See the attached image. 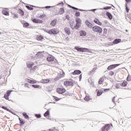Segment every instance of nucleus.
<instances>
[{
    "label": "nucleus",
    "mask_w": 131,
    "mask_h": 131,
    "mask_svg": "<svg viewBox=\"0 0 131 131\" xmlns=\"http://www.w3.org/2000/svg\"><path fill=\"white\" fill-rule=\"evenodd\" d=\"M109 129H110V124L105 125L102 128V131H108V130H109Z\"/></svg>",
    "instance_id": "obj_11"
},
{
    "label": "nucleus",
    "mask_w": 131,
    "mask_h": 131,
    "mask_svg": "<svg viewBox=\"0 0 131 131\" xmlns=\"http://www.w3.org/2000/svg\"><path fill=\"white\" fill-rule=\"evenodd\" d=\"M82 78V75L81 74L79 77V81H80V80H81V78Z\"/></svg>",
    "instance_id": "obj_57"
},
{
    "label": "nucleus",
    "mask_w": 131,
    "mask_h": 131,
    "mask_svg": "<svg viewBox=\"0 0 131 131\" xmlns=\"http://www.w3.org/2000/svg\"><path fill=\"white\" fill-rule=\"evenodd\" d=\"M12 92H13V91H8L6 94L9 96L10 95H11V93H12Z\"/></svg>",
    "instance_id": "obj_47"
},
{
    "label": "nucleus",
    "mask_w": 131,
    "mask_h": 131,
    "mask_svg": "<svg viewBox=\"0 0 131 131\" xmlns=\"http://www.w3.org/2000/svg\"><path fill=\"white\" fill-rule=\"evenodd\" d=\"M13 18H14V19H16V18H18V15L13 14Z\"/></svg>",
    "instance_id": "obj_42"
},
{
    "label": "nucleus",
    "mask_w": 131,
    "mask_h": 131,
    "mask_svg": "<svg viewBox=\"0 0 131 131\" xmlns=\"http://www.w3.org/2000/svg\"><path fill=\"white\" fill-rule=\"evenodd\" d=\"M54 60H55V58L53 56L50 55L47 57V61H48V62H53Z\"/></svg>",
    "instance_id": "obj_12"
},
{
    "label": "nucleus",
    "mask_w": 131,
    "mask_h": 131,
    "mask_svg": "<svg viewBox=\"0 0 131 131\" xmlns=\"http://www.w3.org/2000/svg\"><path fill=\"white\" fill-rule=\"evenodd\" d=\"M75 16L76 17H79V16H80V12H76V13H75Z\"/></svg>",
    "instance_id": "obj_38"
},
{
    "label": "nucleus",
    "mask_w": 131,
    "mask_h": 131,
    "mask_svg": "<svg viewBox=\"0 0 131 131\" xmlns=\"http://www.w3.org/2000/svg\"><path fill=\"white\" fill-rule=\"evenodd\" d=\"M80 73H81V71L79 70H76L74 72H72V74H73V75H77L78 74H80Z\"/></svg>",
    "instance_id": "obj_15"
},
{
    "label": "nucleus",
    "mask_w": 131,
    "mask_h": 131,
    "mask_svg": "<svg viewBox=\"0 0 131 131\" xmlns=\"http://www.w3.org/2000/svg\"><path fill=\"white\" fill-rule=\"evenodd\" d=\"M104 82V78H101L100 79L99 81V84H102Z\"/></svg>",
    "instance_id": "obj_32"
},
{
    "label": "nucleus",
    "mask_w": 131,
    "mask_h": 131,
    "mask_svg": "<svg viewBox=\"0 0 131 131\" xmlns=\"http://www.w3.org/2000/svg\"><path fill=\"white\" fill-rule=\"evenodd\" d=\"M120 87V85H119V83H117L115 85V88H116V89H119Z\"/></svg>",
    "instance_id": "obj_40"
},
{
    "label": "nucleus",
    "mask_w": 131,
    "mask_h": 131,
    "mask_svg": "<svg viewBox=\"0 0 131 131\" xmlns=\"http://www.w3.org/2000/svg\"><path fill=\"white\" fill-rule=\"evenodd\" d=\"M20 123L21 124H24V123H25V121L21 120V121H20Z\"/></svg>",
    "instance_id": "obj_56"
},
{
    "label": "nucleus",
    "mask_w": 131,
    "mask_h": 131,
    "mask_svg": "<svg viewBox=\"0 0 131 131\" xmlns=\"http://www.w3.org/2000/svg\"><path fill=\"white\" fill-rule=\"evenodd\" d=\"M26 8L28 9V10H30V11L33 10V8L28 6H26Z\"/></svg>",
    "instance_id": "obj_44"
},
{
    "label": "nucleus",
    "mask_w": 131,
    "mask_h": 131,
    "mask_svg": "<svg viewBox=\"0 0 131 131\" xmlns=\"http://www.w3.org/2000/svg\"><path fill=\"white\" fill-rule=\"evenodd\" d=\"M44 31L45 32H47V33H49V34H58L59 30L57 28H53L49 30H44Z\"/></svg>",
    "instance_id": "obj_1"
},
{
    "label": "nucleus",
    "mask_w": 131,
    "mask_h": 131,
    "mask_svg": "<svg viewBox=\"0 0 131 131\" xmlns=\"http://www.w3.org/2000/svg\"><path fill=\"white\" fill-rule=\"evenodd\" d=\"M94 22H95L96 24H98V25H102V23L99 22V20H98L97 19H94Z\"/></svg>",
    "instance_id": "obj_31"
},
{
    "label": "nucleus",
    "mask_w": 131,
    "mask_h": 131,
    "mask_svg": "<svg viewBox=\"0 0 131 131\" xmlns=\"http://www.w3.org/2000/svg\"><path fill=\"white\" fill-rule=\"evenodd\" d=\"M110 89H104V92H107V91H110Z\"/></svg>",
    "instance_id": "obj_64"
},
{
    "label": "nucleus",
    "mask_w": 131,
    "mask_h": 131,
    "mask_svg": "<svg viewBox=\"0 0 131 131\" xmlns=\"http://www.w3.org/2000/svg\"><path fill=\"white\" fill-rule=\"evenodd\" d=\"M54 99L56 102H57V101H59V100H61V98L58 99V97H54Z\"/></svg>",
    "instance_id": "obj_51"
},
{
    "label": "nucleus",
    "mask_w": 131,
    "mask_h": 131,
    "mask_svg": "<svg viewBox=\"0 0 131 131\" xmlns=\"http://www.w3.org/2000/svg\"><path fill=\"white\" fill-rule=\"evenodd\" d=\"M50 115V111L48 110L45 114L44 116L45 117H47V116H49Z\"/></svg>",
    "instance_id": "obj_30"
},
{
    "label": "nucleus",
    "mask_w": 131,
    "mask_h": 131,
    "mask_svg": "<svg viewBox=\"0 0 131 131\" xmlns=\"http://www.w3.org/2000/svg\"><path fill=\"white\" fill-rule=\"evenodd\" d=\"M64 31L65 32L69 35L70 34V30L68 28H64Z\"/></svg>",
    "instance_id": "obj_25"
},
{
    "label": "nucleus",
    "mask_w": 131,
    "mask_h": 131,
    "mask_svg": "<svg viewBox=\"0 0 131 131\" xmlns=\"http://www.w3.org/2000/svg\"><path fill=\"white\" fill-rule=\"evenodd\" d=\"M2 108L4 109L5 110H6L7 111H8V108L5 107V106H2Z\"/></svg>",
    "instance_id": "obj_59"
},
{
    "label": "nucleus",
    "mask_w": 131,
    "mask_h": 131,
    "mask_svg": "<svg viewBox=\"0 0 131 131\" xmlns=\"http://www.w3.org/2000/svg\"><path fill=\"white\" fill-rule=\"evenodd\" d=\"M62 74H61L60 77H64V75H65V73H63L62 71Z\"/></svg>",
    "instance_id": "obj_53"
},
{
    "label": "nucleus",
    "mask_w": 131,
    "mask_h": 131,
    "mask_svg": "<svg viewBox=\"0 0 131 131\" xmlns=\"http://www.w3.org/2000/svg\"><path fill=\"white\" fill-rule=\"evenodd\" d=\"M68 7H69V8H71V9H73V10H76L78 11H84L85 10H82V9H79L78 8H77L76 7H74L73 6H71V5H68Z\"/></svg>",
    "instance_id": "obj_16"
},
{
    "label": "nucleus",
    "mask_w": 131,
    "mask_h": 131,
    "mask_svg": "<svg viewBox=\"0 0 131 131\" xmlns=\"http://www.w3.org/2000/svg\"><path fill=\"white\" fill-rule=\"evenodd\" d=\"M131 80V76L128 75L127 77V81H130Z\"/></svg>",
    "instance_id": "obj_35"
},
{
    "label": "nucleus",
    "mask_w": 131,
    "mask_h": 131,
    "mask_svg": "<svg viewBox=\"0 0 131 131\" xmlns=\"http://www.w3.org/2000/svg\"><path fill=\"white\" fill-rule=\"evenodd\" d=\"M128 11H129V9L127 8V4H126V12L128 13Z\"/></svg>",
    "instance_id": "obj_49"
},
{
    "label": "nucleus",
    "mask_w": 131,
    "mask_h": 131,
    "mask_svg": "<svg viewBox=\"0 0 131 131\" xmlns=\"http://www.w3.org/2000/svg\"><path fill=\"white\" fill-rule=\"evenodd\" d=\"M42 57H43V52H39L36 54L35 58H36L35 59H37V58H40Z\"/></svg>",
    "instance_id": "obj_8"
},
{
    "label": "nucleus",
    "mask_w": 131,
    "mask_h": 131,
    "mask_svg": "<svg viewBox=\"0 0 131 131\" xmlns=\"http://www.w3.org/2000/svg\"><path fill=\"white\" fill-rule=\"evenodd\" d=\"M57 22H58V20H57V19H54V20H52V21L51 22L50 25H51V26H53V27H54L56 26V25L57 24Z\"/></svg>",
    "instance_id": "obj_13"
},
{
    "label": "nucleus",
    "mask_w": 131,
    "mask_h": 131,
    "mask_svg": "<svg viewBox=\"0 0 131 131\" xmlns=\"http://www.w3.org/2000/svg\"><path fill=\"white\" fill-rule=\"evenodd\" d=\"M121 41V39H116L114 40L113 42V43H114V45H117V43H119V42H120Z\"/></svg>",
    "instance_id": "obj_20"
},
{
    "label": "nucleus",
    "mask_w": 131,
    "mask_h": 131,
    "mask_svg": "<svg viewBox=\"0 0 131 131\" xmlns=\"http://www.w3.org/2000/svg\"><path fill=\"white\" fill-rule=\"evenodd\" d=\"M121 86H126L127 85V82L126 81H124L121 84Z\"/></svg>",
    "instance_id": "obj_27"
},
{
    "label": "nucleus",
    "mask_w": 131,
    "mask_h": 131,
    "mask_svg": "<svg viewBox=\"0 0 131 131\" xmlns=\"http://www.w3.org/2000/svg\"><path fill=\"white\" fill-rule=\"evenodd\" d=\"M21 23L23 25V27H25H25H28V26H29V24L28 23H27L25 21H22Z\"/></svg>",
    "instance_id": "obj_18"
},
{
    "label": "nucleus",
    "mask_w": 131,
    "mask_h": 131,
    "mask_svg": "<svg viewBox=\"0 0 131 131\" xmlns=\"http://www.w3.org/2000/svg\"><path fill=\"white\" fill-rule=\"evenodd\" d=\"M64 9L63 8H60L58 11V14L59 15H62V14H64Z\"/></svg>",
    "instance_id": "obj_22"
},
{
    "label": "nucleus",
    "mask_w": 131,
    "mask_h": 131,
    "mask_svg": "<svg viewBox=\"0 0 131 131\" xmlns=\"http://www.w3.org/2000/svg\"><path fill=\"white\" fill-rule=\"evenodd\" d=\"M32 21L34 23H42V20L36 18H34Z\"/></svg>",
    "instance_id": "obj_14"
},
{
    "label": "nucleus",
    "mask_w": 131,
    "mask_h": 131,
    "mask_svg": "<svg viewBox=\"0 0 131 131\" xmlns=\"http://www.w3.org/2000/svg\"><path fill=\"white\" fill-rule=\"evenodd\" d=\"M89 11H92V12H95V11H97V9L89 10Z\"/></svg>",
    "instance_id": "obj_62"
},
{
    "label": "nucleus",
    "mask_w": 131,
    "mask_h": 131,
    "mask_svg": "<svg viewBox=\"0 0 131 131\" xmlns=\"http://www.w3.org/2000/svg\"><path fill=\"white\" fill-rule=\"evenodd\" d=\"M85 51H86V52H88V53H92L91 50L88 48H85Z\"/></svg>",
    "instance_id": "obj_46"
},
{
    "label": "nucleus",
    "mask_w": 131,
    "mask_h": 131,
    "mask_svg": "<svg viewBox=\"0 0 131 131\" xmlns=\"http://www.w3.org/2000/svg\"><path fill=\"white\" fill-rule=\"evenodd\" d=\"M120 64H112L107 67V70H111L112 69H114L117 66H119Z\"/></svg>",
    "instance_id": "obj_10"
},
{
    "label": "nucleus",
    "mask_w": 131,
    "mask_h": 131,
    "mask_svg": "<svg viewBox=\"0 0 131 131\" xmlns=\"http://www.w3.org/2000/svg\"><path fill=\"white\" fill-rule=\"evenodd\" d=\"M7 111H8L9 112H10V113H12V114H14V113L12 112V111H11L10 110H9V108L7 110Z\"/></svg>",
    "instance_id": "obj_60"
},
{
    "label": "nucleus",
    "mask_w": 131,
    "mask_h": 131,
    "mask_svg": "<svg viewBox=\"0 0 131 131\" xmlns=\"http://www.w3.org/2000/svg\"><path fill=\"white\" fill-rule=\"evenodd\" d=\"M23 115L24 116L25 118H26V119H28L29 118V116H28L26 113H23Z\"/></svg>",
    "instance_id": "obj_29"
},
{
    "label": "nucleus",
    "mask_w": 131,
    "mask_h": 131,
    "mask_svg": "<svg viewBox=\"0 0 131 131\" xmlns=\"http://www.w3.org/2000/svg\"><path fill=\"white\" fill-rule=\"evenodd\" d=\"M35 116L37 118H40V117H41V116L40 115V114H35Z\"/></svg>",
    "instance_id": "obj_45"
},
{
    "label": "nucleus",
    "mask_w": 131,
    "mask_h": 131,
    "mask_svg": "<svg viewBox=\"0 0 131 131\" xmlns=\"http://www.w3.org/2000/svg\"><path fill=\"white\" fill-rule=\"evenodd\" d=\"M49 130H50V131H55V130H57V128H54V129H50Z\"/></svg>",
    "instance_id": "obj_58"
},
{
    "label": "nucleus",
    "mask_w": 131,
    "mask_h": 131,
    "mask_svg": "<svg viewBox=\"0 0 131 131\" xmlns=\"http://www.w3.org/2000/svg\"><path fill=\"white\" fill-rule=\"evenodd\" d=\"M37 66H34V67H33V68H32V70H36V69H37Z\"/></svg>",
    "instance_id": "obj_55"
},
{
    "label": "nucleus",
    "mask_w": 131,
    "mask_h": 131,
    "mask_svg": "<svg viewBox=\"0 0 131 131\" xmlns=\"http://www.w3.org/2000/svg\"><path fill=\"white\" fill-rule=\"evenodd\" d=\"M106 15L107 16H108V18L112 20L113 16H112V14H111V13H109V12H106Z\"/></svg>",
    "instance_id": "obj_28"
},
{
    "label": "nucleus",
    "mask_w": 131,
    "mask_h": 131,
    "mask_svg": "<svg viewBox=\"0 0 131 131\" xmlns=\"http://www.w3.org/2000/svg\"><path fill=\"white\" fill-rule=\"evenodd\" d=\"M32 86H33V88H34L35 89H38V88H39L40 86L39 85L33 84Z\"/></svg>",
    "instance_id": "obj_37"
},
{
    "label": "nucleus",
    "mask_w": 131,
    "mask_h": 131,
    "mask_svg": "<svg viewBox=\"0 0 131 131\" xmlns=\"http://www.w3.org/2000/svg\"><path fill=\"white\" fill-rule=\"evenodd\" d=\"M85 24L86 26H87V27H88L89 28H92L94 27V26L93 25V24L90 23V21L89 20H86L85 21Z\"/></svg>",
    "instance_id": "obj_9"
},
{
    "label": "nucleus",
    "mask_w": 131,
    "mask_h": 131,
    "mask_svg": "<svg viewBox=\"0 0 131 131\" xmlns=\"http://www.w3.org/2000/svg\"><path fill=\"white\" fill-rule=\"evenodd\" d=\"M125 2H126V3H127V4H129V3H130L131 0H125Z\"/></svg>",
    "instance_id": "obj_63"
},
{
    "label": "nucleus",
    "mask_w": 131,
    "mask_h": 131,
    "mask_svg": "<svg viewBox=\"0 0 131 131\" xmlns=\"http://www.w3.org/2000/svg\"><path fill=\"white\" fill-rule=\"evenodd\" d=\"M63 84L66 86H73V82L71 81H67L64 82Z\"/></svg>",
    "instance_id": "obj_4"
},
{
    "label": "nucleus",
    "mask_w": 131,
    "mask_h": 131,
    "mask_svg": "<svg viewBox=\"0 0 131 131\" xmlns=\"http://www.w3.org/2000/svg\"><path fill=\"white\" fill-rule=\"evenodd\" d=\"M112 102H113V103H115V96H114L112 99Z\"/></svg>",
    "instance_id": "obj_61"
},
{
    "label": "nucleus",
    "mask_w": 131,
    "mask_h": 131,
    "mask_svg": "<svg viewBox=\"0 0 131 131\" xmlns=\"http://www.w3.org/2000/svg\"><path fill=\"white\" fill-rule=\"evenodd\" d=\"M28 82L29 83H36L37 82V81H36L35 80H28Z\"/></svg>",
    "instance_id": "obj_26"
},
{
    "label": "nucleus",
    "mask_w": 131,
    "mask_h": 131,
    "mask_svg": "<svg viewBox=\"0 0 131 131\" xmlns=\"http://www.w3.org/2000/svg\"><path fill=\"white\" fill-rule=\"evenodd\" d=\"M84 100H85V101H87L88 102L91 100V98H90V96H86V97L84 98Z\"/></svg>",
    "instance_id": "obj_33"
},
{
    "label": "nucleus",
    "mask_w": 131,
    "mask_h": 131,
    "mask_svg": "<svg viewBox=\"0 0 131 131\" xmlns=\"http://www.w3.org/2000/svg\"><path fill=\"white\" fill-rule=\"evenodd\" d=\"M96 69H97V68H94L92 69V70L91 71V73H94V72H95Z\"/></svg>",
    "instance_id": "obj_43"
},
{
    "label": "nucleus",
    "mask_w": 131,
    "mask_h": 131,
    "mask_svg": "<svg viewBox=\"0 0 131 131\" xmlns=\"http://www.w3.org/2000/svg\"><path fill=\"white\" fill-rule=\"evenodd\" d=\"M109 74H110V75H111V76H112L114 75V73L113 72V71H111V72H110Z\"/></svg>",
    "instance_id": "obj_50"
},
{
    "label": "nucleus",
    "mask_w": 131,
    "mask_h": 131,
    "mask_svg": "<svg viewBox=\"0 0 131 131\" xmlns=\"http://www.w3.org/2000/svg\"><path fill=\"white\" fill-rule=\"evenodd\" d=\"M80 36H85L86 35V32L84 31H81L80 32Z\"/></svg>",
    "instance_id": "obj_21"
},
{
    "label": "nucleus",
    "mask_w": 131,
    "mask_h": 131,
    "mask_svg": "<svg viewBox=\"0 0 131 131\" xmlns=\"http://www.w3.org/2000/svg\"><path fill=\"white\" fill-rule=\"evenodd\" d=\"M66 18L68 20H70V16H69V15H66Z\"/></svg>",
    "instance_id": "obj_52"
},
{
    "label": "nucleus",
    "mask_w": 131,
    "mask_h": 131,
    "mask_svg": "<svg viewBox=\"0 0 131 131\" xmlns=\"http://www.w3.org/2000/svg\"><path fill=\"white\" fill-rule=\"evenodd\" d=\"M19 14L21 15V16H24V12H23V11H22L21 10H20L19 11Z\"/></svg>",
    "instance_id": "obj_41"
},
{
    "label": "nucleus",
    "mask_w": 131,
    "mask_h": 131,
    "mask_svg": "<svg viewBox=\"0 0 131 131\" xmlns=\"http://www.w3.org/2000/svg\"><path fill=\"white\" fill-rule=\"evenodd\" d=\"M37 39H38L39 40H41V39H43V36H39L37 37Z\"/></svg>",
    "instance_id": "obj_36"
},
{
    "label": "nucleus",
    "mask_w": 131,
    "mask_h": 131,
    "mask_svg": "<svg viewBox=\"0 0 131 131\" xmlns=\"http://www.w3.org/2000/svg\"><path fill=\"white\" fill-rule=\"evenodd\" d=\"M54 6H46L45 9H50V8H53Z\"/></svg>",
    "instance_id": "obj_54"
},
{
    "label": "nucleus",
    "mask_w": 131,
    "mask_h": 131,
    "mask_svg": "<svg viewBox=\"0 0 131 131\" xmlns=\"http://www.w3.org/2000/svg\"><path fill=\"white\" fill-rule=\"evenodd\" d=\"M103 91L102 90H99L97 91V96L98 97H99V96H101V95H102V94H103Z\"/></svg>",
    "instance_id": "obj_23"
},
{
    "label": "nucleus",
    "mask_w": 131,
    "mask_h": 131,
    "mask_svg": "<svg viewBox=\"0 0 131 131\" xmlns=\"http://www.w3.org/2000/svg\"><path fill=\"white\" fill-rule=\"evenodd\" d=\"M56 91L58 94H64L66 92V89L64 88H57Z\"/></svg>",
    "instance_id": "obj_6"
},
{
    "label": "nucleus",
    "mask_w": 131,
    "mask_h": 131,
    "mask_svg": "<svg viewBox=\"0 0 131 131\" xmlns=\"http://www.w3.org/2000/svg\"><path fill=\"white\" fill-rule=\"evenodd\" d=\"M70 26L71 28H72L73 30L75 28V25H74V21H72L70 23Z\"/></svg>",
    "instance_id": "obj_24"
},
{
    "label": "nucleus",
    "mask_w": 131,
    "mask_h": 131,
    "mask_svg": "<svg viewBox=\"0 0 131 131\" xmlns=\"http://www.w3.org/2000/svg\"><path fill=\"white\" fill-rule=\"evenodd\" d=\"M107 34V29H103V35H106Z\"/></svg>",
    "instance_id": "obj_39"
},
{
    "label": "nucleus",
    "mask_w": 131,
    "mask_h": 131,
    "mask_svg": "<svg viewBox=\"0 0 131 131\" xmlns=\"http://www.w3.org/2000/svg\"><path fill=\"white\" fill-rule=\"evenodd\" d=\"M92 30L94 32H98V33H102V28L99 26H95L92 28Z\"/></svg>",
    "instance_id": "obj_2"
},
{
    "label": "nucleus",
    "mask_w": 131,
    "mask_h": 131,
    "mask_svg": "<svg viewBox=\"0 0 131 131\" xmlns=\"http://www.w3.org/2000/svg\"><path fill=\"white\" fill-rule=\"evenodd\" d=\"M41 83H48V82H50V79H42L40 80Z\"/></svg>",
    "instance_id": "obj_19"
},
{
    "label": "nucleus",
    "mask_w": 131,
    "mask_h": 131,
    "mask_svg": "<svg viewBox=\"0 0 131 131\" xmlns=\"http://www.w3.org/2000/svg\"><path fill=\"white\" fill-rule=\"evenodd\" d=\"M75 49L78 51V52H81L82 53H86L85 48H79L78 47H75Z\"/></svg>",
    "instance_id": "obj_5"
},
{
    "label": "nucleus",
    "mask_w": 131,
    "mask_h": 131,
    "mask_svg": "<svg viewBox=\"0 0 131 131\" xmlns=\"http://www.w3.org/2000/svg\"><path fill=\"white\" fill-rule=\"evenodd\" d=\"M76 20V25L75 26V29H78L80 27V25H81V19L79 18H77Z\"/></svg>",
    "instance_id": "obj_3"
},
{
    "label": "nucleus",
    "mask_w": 131,
    "mask_h": 131,
    "mask_svg": "<svg viewBox=\"0 0 131 131\" xmlns=\"http://www.w3.org/2000/svg\"><path fill=\"white\" fill-rule=\"evenodd\" d=\"M111 9V7H106L103 8V10H109Z\"/></svg>",
    "instance_id": "obj_48"
},
{
    "label": "nucleus",
    "mask_w": 131,
    "mask_h": 131,
    "mask_svg": "<svg viewBox=\"0 0 131 131\" xmlns=\"http://www.w3.org/2000/svg\"><path fill=\"white\" fill-rule=\"evenodd\" d=\"M35 63L34 62H29L27 63V66L29 68H32L33 66H34Z\"/></svg>",
    "instance_id": "obj_17"
},
{
    "label": "nucleus",
    "mask_w": 131,
    "mask_h": 131,
    "mask_svg": "<svg viewBox=\"0 0 131 131\" xmlns=\"http://www.w3.org/2000/svg\"><path fill=\"white\" fill-rule=\"evenodd\" d=\"M2 14L5 16H9V10L7 8H4L2 10Z\"/></svg>",
    "instance_id": "obj_7"
},
{
    "label": "nucleus",
    "mask_w": 131,
    "mask_h": 131,
    "mask_svg": "<svg viewBox=\"0 0 131 131\" xmlns=\"http://www.w3.org/2000/svg\"><path fill=\"white\" fill-rule=\"evenodd\" d=\"M4 98L6 100H9V96L7 93L4 95Z\"/></svg>",
    "instance_id": "obj_34"
}]
</instances>
